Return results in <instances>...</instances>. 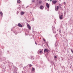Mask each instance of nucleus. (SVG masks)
<instances>
[{
  "label": "nucleus",
  "instance_id": "nucleus-1",
  "mask_svg": "<svg viewBox=\"0 0 73 73\" xmlns=\"http://www.w3.org/2000/svg\"><path fill=\"white\" fill-rule=\"evenodd\" d=\"M44 52L45 54V52H46V53H49L50 52V50H48L47 48L44 49Z\"/></svg>",
  "mask_w": 73,
  "mask_h": 73
},
{
  "label": "nucleus",
  "instance_id": "nucleus-2",
  "mask_svg": "<svg viewBox=\"0 0 73 73\" xmlns=\"http://www.w3.org/2000/svg\"><path fill=\"white\" fill-rule=\"evenodd\" d=\"M27 27L29 29V30H31V26H30V25H29L28 24L27 25Z\"/></svg>",
  "mask_w": 73,
  "mask_h": 73
},
{
  "label": "nucleus",
  "instance_id": "nucleus-3",
  "mask_svg": "<svg viewBox=\"0 0 73 73\" xmlns=\"http://www.w3.org/2000/svg\"><path fill=\"white\" fill-rule=\"evenodd\" d=\"M46 7H47L48 8H49V4H48V3H46Z\"/></svg>",
  "mask_w": 73,
  "mask_h": 73
},
{
  "label": "nucleus",
  "instance_id": "nucleus-4",
  "mask_svg": "<svg viewBox=\"0 0 73 73\" xmlns=\"http://www.w3.org/2000/svg\"><path fill=\"white\" fill-rule=\"evenodd\" d=\"M38 54H42V50L40 51H38Z\"/></svg>",
  "mask_w": 73,
  "mask_h": 73
},
{
  "label": "nucleus",
  "instance_id": "nucleus-5",
  "mask_svg": "<svg viewBox=\"0 0 73 73\" xmlns=\"http://www.w3.org/2000/svg\"><path fill=\"white\" fill-rule=\"evenodd\" d=\"M63 16V15H61L60 16H59V19L60 20H62V17Z\"/></svg>",
  "mask_w": 73,
  "mask_h": 73
},
{
  "label": "nucleus",
  "instance_id": "nucleus-6",
  "mask_svg": "<svg viewBox=\"0 0 73 73\" xmlns=\"http://www.w3.org/2000/svg\"><path fill=\"white\" fill-rule=\"evenodd\" d=\"M40 9H44V6H43L41 5L40 7Z\"/></svg>",
  "mask_w": 73,
  "mask_h": 73
},
{
  "label": "nucleus",
  "instance_id": "nucleus-7",
  "mask_svg": "<svg viewBox=\"0 0 73 73\" xmlns=\"http://www.w3.org/2000/svg\"><path fill=\"white\" fill-rule=\"evenodd\" d=\"M18 26L19 27H23V26H22V25L20 23H19L18 24Z\"/></svg>",
  "mask_w": 73,
  "mask_h": 73
},
{
  "label": "nucleus",
  "instance_id": "nucleus-8",
  "mask_svg": "<svg viewBox=\"0 0 73 73\" xmlns=\"http://www.w3.org/2000/svg\"><path fill=\"white\" fill-rule=\"evenodd\" d=\"M52 2H53V3L54 4H56V3H57V1H54V0H53Z\"/></svg>",
  "mask_w": 73,
  "mask_h": 73
},
{
  "label": "nucleus",
  "instance_id": "nucleus-9",
  "mask_svg": "<svg viewBox=\"0 0 73 73\" xmlns=\"http://www.w3.org/2000/svg\"><path fill=\"white\" fill-rule=\"evenodd\" d=\"M24 12H21V16H22V15H24Z\"/></svg>",
  "mask_w": 73,
  "mask_h": 73
},
{
  "label": "nucleus",
  "instance_id": "nucleus-10",
  "mask_svg": "<svg viewBox=\"0 0 73 73\" xmlns=\"http://www.w3.org/2000/svg\"><path fill=\"white\" fill-rule=\"evenodd\" d=\"M0 15H1V16L3 17V12H0Z\"/></svg>",
  "mask_w": 73,
  "mask_h": 73
},
{
  "label": "nucleus",
  "instance_id": "nucleus-11",
  "mask_svg": "<svg viewBox=\"0 0 73 73\" xmlns=\"http://www.w3.org/2000/svg\"><path fill=\"white\" fill-rule=\"evenodd\" d=\"M21 2V1H20V0H18L17 1V3H20Z\"/></svg>",
  "mask_w": 73,
  "mask_h": 73
},
{
  "label": "nucleus",
  "instance_id": "nucleus-12",
  "mask_svg": "<svg viewBox=\"0 0 73 73\" xmlns=\"http://www.w3.org/2000/svg\"><path fill=\"white\" fill-rule=\"evenodd\" d=\"M42 1L41 0L39 1V4H41V3H42Z\"/></svg>",
  "mask_w": 73,
  "mask_h": 73
},
{
  "label": "nucleus",
  "instance_id": "nucleus-13",
  "mask_svg": "<svg viewBox=\"0 0 73 73\" xmlns=\"http://www.w3.org/2000/svg\"><path fill=\"white\" fill-rule=\"evenodd\" d=\"M62 5H61L60 4H59V7L60 9H61L62 8V7H61Z\"/></svg>",
  "mask_w": 73,
  "mask_h": 73
},
{
  "label": "nucleus",
  "instance_id": "nucleus-14",
  "mask_svg": "<svg viewBox=\"0 0 73 73\" xmlns=\"http://www.w3.org/2000/svg\"><path fill=\"white\" fill-rule=\"evenodd\" d=\"M34 70H35V68H32V72H34Z\"/></svg>",
  "mask_w": 73,
  "mask_h": 73
},
{
  "label": "nucleus",
  "instance_id": "nucleus-15",
  "mask_svg": "<svg viewBox=\"0 0 73 73\" xmlns=\"http://www.w3.org/2000/svg\"><path fill=\"white\" fill-rule=\"evenodd\" d=\"M52 30L53 31V30H54V29H55V27H54L52 26Z\"/></svg>",
  "mask_w": 73,
  "mask_h": 73
},
{
  "label": "nucleus",
  "instance_id": "nucleus-16",
  "mask_svg": "<svg viewBox=\"0 0 73 73\" xmlns=\"http://www.w3.org/2000/svg\"><path fill=\"white\" fill-rule=\"evenodd\" d=\"M50 63L51 64H52V65L53 64H54V62H53L52 61H51L50 62Z\"/></svg>",
  "mask_w": 73,
  "mask_h": 73
},
{
  "label": "nucleus",
  "instance_id": "nucleus-17",
  "mask_svg": "<svg viewBox=\"0 0 73 73\" xmlns=\"http://www.w3.org/2000/svg\"><path fill=\"white\" fill-rule=\"evenodd\" d=\"M15 69L16 70V71L15 72H17V70H18V68H15Z\"/></svg>",
  "mask_w": 73,
  "mask_h": 73
},
{
  "label": "nucleus",
  "instance_id": "nucleus-18",
  "mask_svg": "<svg viewBox=\"0 0 73 73\" xmlns=\"http://www.w3.org/2000/svg\"><path fill=\"white\" fill-rule=\"evenodd\" d=\"M58 8H59V6H57L56 7V10H58Z\"/></svg>",
  "mask_w": 73,
  "mask_h": 73
},
{
  "label": "nucleus",
  "instance_id": "nucleus-19",
  "mask_svg": "<svg viewBox=\"0 0 73 73\" xmlns=\"http://www.w3.org/2000/svg\"><path fill=\"white\" fill-rule=\"evenodd\" d=\"M71 51L72 53L73 54V50H72V49H71Z\"/></svg>",
  "mask_w": 73,
  "mask_h": 73
},
{
  "label": "nucleus",
  "instance_id": "nucleus-20",
  "mask_svg": "<svg viewBox=\"0 0 73 73\" xmlns=\"http://www.w3.org/2000/svg\"><path fill=\"white\" fill-rule=\"evenodd\" d=\"M32 2L33 3H35V1L34 0H32Z\"/></svg>",
  "mask_w": 73,
  "mask_h": 73
},
{
  "label": "nucleus",
  "instance_id": "nucleus-21",
  "mask_svg": "<svg viewBox=\"0 0 73 73\" xmlns=\"http://www.w3.org/2000/svg\"><path fill=\"white\" fill-rule=\"evenodd\" d=\"M29 66L30 67H31V66H32V65L31 64H29Z\"/></svg>",
  "mask_w": 73,
  "mask_h": 73
},
{
  "label": "nucleus",
  "instance_id": "nucleus-22",
  "mask_svg": "<svg viewBox=\"0 0 73 73\" xmlns=\"http://www.w3.org/2000/svg\"><path fill=\"white\" fill-rule=\"evenodd\" d=\"M54 58H57V56H54Z\"/></svg>",
  "mask_w": 73,
  "mask_h": 73
},
{
  "label": "nucleus",
  "instance_id": "nucleus-23",
  "mask_svg": "<svg viewBox=\"0 0 73 73\" xmlns=\"http://www.w3.org/2000/svg\"><path fill=\"white\" fill-rule=\"evenodd\" d=\"M43 41H44L45 42L46 40H45V39L43 38Z\"/></svg>",
  "mask_w": 73,
  "mask_h": 73
},
{
  "label": "nucleus",
  "instance_id": "nucleus-24",
  "mask_svg": "<svg viewBox=\"0 0 73 73\" xmlns=\"http://www.w3.org/2000/svg\"><path fill=\"white\" fill-rule=\"evenodd\" d=\"M31 58H30L31 59V60H33V59L32 58H33V57L31 56Z\"/></svg>",
  "mask_w": 73,
  "mask_h": 73
},
{
  "label": "nucleus",
  "instance_id": "nucleus-25",
  "mask_svg": "<svg viewBox=\"0 0 73 73\" xmlns=\"http://www.w3.org/2000/svg\"><path fill=\"white\" fill-rule=\"evenodd\" d=\"M62 68H63V69H64V66H62Z\"/></svg>",
  "mask_w": 73,
  "mask_h": 73
},
{
  "label": "nucleus",
  "instance_id": "nucleus-26",
  "mask_svg": "<svg viewBox=\"0 0 73 73\" xmlns=\"http://www.w3.org/2000/svg\"><path fill=\"white\" fill-rule=\"evenodd\" d=\"M22 73H26V72H23V71H22Z\"/></svg>",
  "mask_w": 73,
  "mask_h": 73
},
{
  "label": "nucleus",
  "instance_id": "nucleus-27",
  "mask_svg": "<svg viewBox=\"0 0 73 73\" xmlns=\"http://www.w3.org/2000/svg\"><path fill=\"white\" fill-rule=\"evenodd\" d=\"M59 32H60V33H61V30L59 31Z\"/></svg>",
  "mask_w": 73,
  "mask_h": 73
},
{
  "label": "nucleus",
  "instance_id": "nucleus-28",
  "mask_svg": "<svg viewBox=\"0 0 73 73\" xmlns=\"http://www.w3.org/2000/svg\"><path fill=\"white\" fill-rule=\"evenodd\" d=\"M35 44H36V45L37 44V43L36 42H35Z\"/></svg>",
  "mask_w": 73,
  "mask_h": 73
},
{
  "label": "nucleus",
  "instance_id": "nucleus-29",
  "mask_svg": "<svg viewBox=\"0 0 73 73\" xmlns=\"http://www.w3.org/2000/svg\"><path fill=\"white\" fill-rule=\"evenodd\" d=\"M64 4H66L65 2H64Z\"/></svg>",
  "mask_w": 73,
  "mask_h": 73
},
{
  "label": "nucleus",
  "instance_id": "nucleus-30",
  "mask_svg": "<svg viewBox=\"0 0 73 73\" xmlns=\"http://www.w3.org/2000/svg\"><path fill=\"white\" fill-rule=\"evenodd\" d=\"M70 68H72V66H70Z\"/></svg>",
  "mask_w": 73,
  "mask_h": 73
},
{
  "label": "nucleus",
  "instance_id": "nucleus-31",
  "mask_svg": "<svg viewBox=\"0 0 73 73\" xmlns=\"http://www.w3.org/2000/svg\"><path fill=\"white\" fill-rule=\"evenodd\" d=\"M36 5H37V3H36Z\"/></svg>",
  "mask_w": 73,
  "mask_h": 73
},
{
  "label": "nucleus",
  "instance_id": "nucleus-32",
  "mask_svg": "<svg viewBox=\"0 0 73 73\" xmlns=\"http://www.w3.org/2000/svg\"><path fill=\"white\" fill-rule=\"evenodd\" d=\"M48 0V1H49V0ZM50 0V1H52V0Z\"/></svg>",
  "mask_w": 73,
  "mask_h": 73
},
{
  "label": "nucleus",
  "instance_id": "nucleus-33",
  "mask_svg": "<svg viewBox=\"0 0 73 73\" xmlns=\"http://www.w3.org/2000/svg\"><path fill=\"white\" fill-rule=\"evenodd\" d=\"M54 33H56V31H55Z\"/></svg>",
  "mask_w": 73,
  "mask_h": 73
},
{
  "label": "nucleus",
  "instance_id": "nucleus-34",
  "mask_svg": "<svg viewBox=\"0 0 73 73\" xmlns=\"http://www.w3.org/2000/svg\"><path fill=\"white\" fill-rule=\"evenodd\" d=\"M30 13H32V12H30Z\"/></svg>",
  "mask_w": 73,
  "mask_h": 73
},
{
  "label": "nucleus",
  "instance_id": "nucleus-35",
  "mask_svg": "<svg viewBox=\"0 0 73 73\" xmlns=\"http://www.w3.org/2000/svg\"><path fill=\"white\" fill-rule=\"evenodd\" d=\"M38 0H36V1H38Z\"/></svg>",
  "mask_w": 73,
  "mask_h": 73
},
{
  "label": "nucleus",
  "instance_id": "nucleus-36",
  "mask_svg": "<svg viewBox=\"0 0 73 73\" xmlns=\"http://www.w3.org/2000/svg\"><path fill=\"white\" fill-rule=\"evenodd\" d=\"M47 46H48V44H47Z\"/></svg>",
  "mask_w": 73,
  "mask_h": 73
},
{
  "label": "nucleus",
  "instance_id": "nucleus-37",
  "mask_svg": "<svg viewBox=\"0 0 73 73\" xmlns=\"http://www.w3.org/2000/svg\"><path fill=\"white\" fill-rule=\"evenodd\" d=\"M53 32L54 33V32H53Z\"/></svg>",
  "mask_w": 73,
  "mask_h": 73
},
{
  "label": "nucleus",
  "instance_id": "nucleus-38",
  "mask_svg": "<svg viewBox=\"0 0 73 73\" xmlns=\"http://www.w3.org/2000/svg\"><path fill=\"white\" fill-rule=\"evenodd\" d=\"M33 59H34V58H33Z\"/></svg>",
  "mask_w": 73,
  "mask_h": 73
},
{
  "label": "nucleus",
  "instance_id": "nucleus-39",
  "mask_svg": "<svg viewBox=\"0 0 73 73\" xmlns=\"http://www.w3.org/2000/svg\"><path fill=\"white\" fill-rule=\"evenodd\" d=\"M72 58H73V57H72Z\"/></svg>",
  "mask_w": 73,
  "mask_h": 73
}]
</instances>
